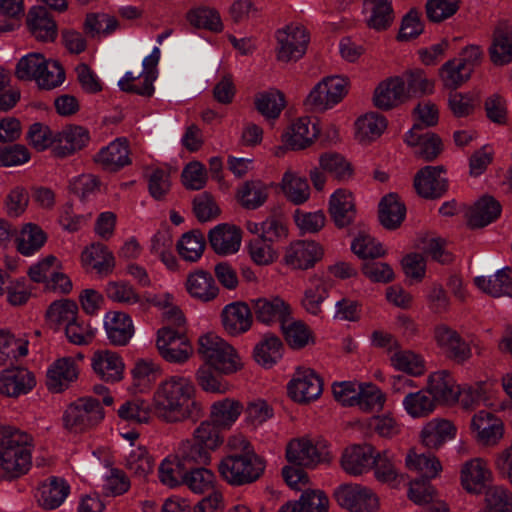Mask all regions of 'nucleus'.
<instances>
[{
	"label": "nucleus",
	"instance_id": "obj_1",
	"mask_svg": "<svg viewBox=\"0 0 512 512\" xmlns=\"http://www.w3.org/2000/svg\"><path fill=\"white\" fill-rule=\"evenodd\" d=\"M195 393L196 388L190 377L169 375L153 391L152 410L166 424L197 418L202 413V406L195 399Z\"/></svg>",
	"mask_w": 512,
	"mask_h": 512
},
{
	"label": "nucleus",
	"instance_id": "obj_2",
	"mask_svg": "<svg viewBox=\"0 0 512 512\" xmlns=\"http://www.w3.org/2000/svg\"><path fill=\"white\" fill-rule=\"evenodd\" d=\"M33 437L14 426L0 425V469L8 478L26 474L32 464Z\"/></svg>",
	"mask_w": 512,
	"mask_h": 512
},
{
	"label": "nucleus",
	"instance_id": "obj_3",
	"mask_svg": "<svg viewBox=\"0 0 512 512\" xmlns=\"http://www.w3.org/2000/svg\"><path fill=\"white\" fill-rule=\"evenodd\" d=\"M332 392L341 405L357 407L365 413L381 411L386 402L385 393L372 382L342 381L333 384Z\"/></svg>",
	"mask_w": 512,
	"mask_h": 512
},
{
	"label": "nucleus",
	"instance_id": "obj_4",
	"mask_svg": "<svg viewBox=\"0 0 512 512\" xmlns=\"http://www.w3.org/2000/svg\"><path fill=\"white\" fill-rule=\"evenodd\" d=\"M197 351L203 361L212 365L220 374H233L243 367L236 350L215 333L201 335L198 338Z\"/></svg>",
	"mask_w": 512,
	"mask_h": 512
},
{
	"label": "nucleus",
	"instance_id": "obj_5",
	"mask_svg": "<svg viewBox=\"0 0 512 512\" xmlns=\"http://www.w3.org/2000/svg\"><path fill=\"white\" fill-rule=\"evenodd\" d=\"M264 469V460L255 452L246 455L230 454L218 464L219 474L231 485L252 483L262 475Z\"/></svg>",
	"mask_w": 512,
	"mask_h": 512
},
{
	"label": "nucleus",
	"instance_id": "obj_6",
	"mask_svg": "<svg viewBox=\"0 0 512 512\" xmlns=\"http://www.w3.org/2000/svg\"><path fill=\"white\" fill-rule=\"evenodd\" d=\"M155 345L159 355L175 365H184L194 354L193 345L185 333L170 326L157 330Z\"/></svg>",
	"mask_w": 512,
	"mask_h": 512
},
{
	"label": "nucleus",
	"instance_id": "obj_7",
	"mask_svg": "<svg viewBox=\"0 0 512 512\" xmlns=\"http://www.w3.org/2000/svg\"><path fill=\"white\" fill-rule=\"evenodd\" d=\"M275 56L278 62L290 63L301 59L306 53L310 37L300 24H289L275 33Z\"/></svg>",
	"mask_w": 512,
	"mask_h": 512
},
{
	"label": "nucleus",
	"instance_id": "obj_8",
	"mask_svg": "<svg viewBox=\"0 0 512 512\" xmlns=\"http://www.w3.org/2000/svg\"><path fill=\"white\" fill-rule=\"evenodd\" d=\"M103 408L91 397L80 398L69 405L63 414L64 427L73 433L84 432L102 421Z\"/></svg>",
	"mask_w": 512,
	"mask_h": 512
},
{
	"label": "nucleus",
	"instance_id": "obj_9",
	"mask_svg": "<svg viewBox=\"0 0 512 512\" xmlns=\"http://www.w3.org/2000/svg\"><path fill=\"white\" fill-rule=\"evenodd\" d=\"M333 496L338 505L348 512H377L380 509L376 492L362 484H342L334 490Z\"/></svg>",
	"mask_w": 512,
	"mask_h": 512
},
{
	"label": "nucleus",
	"instance_id": "obj_10",
	"mask_svg": "<svg viewBox=\"0 0 512 512\" xmlns=\"http://www.w3.org/2000/svg\"><path fill=\"white\" fill-rule=\"evenodd\" d=\"M469 430L471 437L481 447H496L505 436L504 421L498 415L484 409L471 416Z\"/></svg>",
	"mask_w": 512,
	"mask_h": 512
},
{
	"label": "nucleus",
	"instance_id": "obj_11",
	"mask_svg": "<svg viewBox=\"0 0 512 512\" xmlns=\"http://www.w3.org/2000/svg\"><path fill=\"white\" fill-rule=\"evenodd\" d=\"M458 474L461 488L470 495L485 493L487 484L493 479L487 460L479 456L461 463Z\"/></svg>",
	"mask_w": 512,
	"mask_h": 512
},
{
	"label": "nucleus",
	"instance_id": "obj_12",
	"mask_svg": "<svg viewBox=\"0 0 512 512\" xmlns=\"http://www.w3.org/2000/svg\"><path fill=\"white\" fill-rule=\"evenodd\" d=\"M250 304L256 320L265 325H282L291 319V305L278 295L257 297Z\"/></svg>",
	"mask_w": 512,
	"mask_h": 512
},
{
	"label": "nucleus",
	"instance_id": "obj_13",
	"mask_svg": "<svg viewBox=\"0 0 512 512\" xmlns=\"http://www.w3.org/2000/svg\"><path fill=\"white\" fill-rule=\"evenodd\" d=\"M458 428L447 418L435 417L425 422L419 432L420 443L429 450L437 451L457 436Z\"/></svg>",
	"mask_w": 512,
	"mask_h": 512
},
{
	"label": "nucleus",
	"instance_id": "obj_14",
	"mask_svg": "<svg viewBox=\"0 0 512 512\" xmlns=\"http://www.w3.org/2000/svg\"><path fill=\"white\" fill-rule=\"evenodd\" d=\"M404 82L399 75L380 81L372 95V104L379 110L388 111L409 101Z\"/></svg>",
	"mask_w": 512,
	"mask_h": 512
},
{
	"label": "nucleus",
	"instance_id": "obj_15",
	"mask_svg": "<svg viewBox=\"0 0 512 512\" xmlns=\"http://www.w3.org/2000/svg\"><path fill=\"white\" fill-rule=\"evenodd\" d=\"M80 367L73 357H61L52 362L46 371V386L52 393H61L77 381Z\"/></svg>",
	"mask_w": 512,
	"mask_h": 512
},
{
	"label": "nucleus",
	"instance_id": "obj_16",
	"mask_svg": "<svg viewBox=\"0 0 512 512\" xmlns=\"http://www.w3.org/2000/svg\"><path fill=\"white\" fill-rule=\"evenodd\" d=\"M287 394L297 403H308L320 395V379L310 368H298L287 383Z\"/></svg>",
	"mask_w": 512,
	"mask_h": 512
},
{
	"label": "nucleus",
	"instance_id": "obj_17",
	"mask_svg": "<svg viewBox=\"0 0 512 512\" xmlns=\"http://www.w3.org/2000/svg\"><path fill=\"white\" fill-rule=\"evenodd\" d=\"M433 338L443 353L458 362H464L472 355L470 345L455 329L446 324L435 326Z\"/></svg>",
	"mask_w": 512,
	"mask_h": 512
},
{
	"label": "nucleus",
	"instance_id": "obj_18",
	"mask_svg": "<svg viewBox=\"0 0 512 512\" xmlns=\"http://www.w3.org/2000/svg\"><path fill=\"white\" fill-rule=\"evenodd\" d=\"M405 142L413 148L416 157L424 161H433L443 151L442 139L435 133L423 131L415 124L405 135Z\"/></svg>",
	"mask_w": 512,
	"mask_h": 512
},
{
	"label": "nucleus",
	"instance_id": "obj_19",
	"mask_svg": "<svg viewBox=\"0 0 512 512\" xmlns=\"http://www.w3.org/2000/svg\"><path fill=\"white\" fill-rule=\"evenodd\" d=\"M386 116L377 111L359 115L353 123V137L357 143L366 146L377 141L387 130Z\"/></svg>",
	"mask_w": 512,
	"mask_h": 512
},
{
	"label": "nucleus",
	"instance_id": "obj_20",
	"mask_svg": "<svg viewBox=\"0 0 512 512\" xmlns=\"http://www.w3.org/2000/svg\"><path fill=\"white\" fill-rule=\"evenodd\" d=\"M36 385L32 372L21 366L6 368L0 372V394L19 397L29 393Z\"/></svg>",
	"mask_w": 512,
	"mask_h": 512
},
{
	"label": "nucleus",
	"instance_id": "obj_21",
	"mask_svg": "<svg viewBox=\"0 0 512 512\" xmlns=\"http://www.w3.org/2000/svg\"><path fill=\"white\" fill-rule=\"evenodd\" d=\"M318 134L319 129L317 122L312 121L308 116H304L298 118L288 126L282 134L281 139L290 150L298 151L311 146Z\"/></svg>",
	"mask_w": 512,
	"mask_h": 512
},
{
	"label": "nucleus",
	"instance_id": "obj_22",
	"mask_svg": "<svg viewBox=\"0 0 512 512\" xmlns=\"http://www.w3.org/2000/svg\"><path fill=\"white\" fill-rule=\"evenodd\" d=\"M443 166H425L414 177V188L423 198H438L447 189Z\"/></svg>",
	"mask_w": 512,
	"mask_h": 512
},
{
	"label": "nucleus",
	"instance_id": "obj_23",
	"mask_svg": "<svg viewBox=\"0 0 512 512\" xmlns=\"http://www.w3.org/2000/svg\"><path fill=\"white\" fill-rule=\"evenodd\" d=\"M103 326L107 339L114 346L127 345L135 333L132 318L122 311H109L105 313Z\"/></svg>",
	"mask_w": 512,
	"mask_h": 512
},
{
	"label": "nucleus",
	"instance_id": "obj_24",
	"mask_svg": "<svg viewBox=\"0 0 512 512\" xmlns=\"http://www.w3.org/2000/svg\"><path fill=\"white\" fill-rule=\"evenodd\" d=\"M252 306L236 301L224 306L221 313L222 325L230 335H240L251 328L253 315Z\"/></svg>",
	"mask_w": 512,
	"mask_h": 512
},
{
	"label": "nucleus",
	"instance_id": "obj_25",
	"mask_svg": "<svg viewBox=\"0 0 512 512\" xmlns=\"http://www.w3.org/2000/svg\"><path fill=\"white\" fill-rule=\"evenodd\" d=\"M93 372L105 382H117L123 378L124 362L120 355L110 350H97L91 357Z\"/></svg>",
	"mask_w": 512,
	"mask_h": 512
},
{
	"label": "nucleus",
	"instance_id": "obj_26",
	"mask_svg": "<svg viewBox=\"0 0 512 512\" xmlns=\"http://www.w3.org/2000/svg\"><path fill=\"white\" fill-rule=\"evenodd\" d=\"M376 455L377 451L370 444L353 445L344 451L341 465L348 474L359 476L372 468Z\"/></svg>",
	"mask_w": 512,
	"mask_h": 512
},
{
	"label": "nucleus",
	"instance_id": "obj_27",
	"mask_svg": "<svg viewBox=\"0 0 512 512\" xmlns=\"http://www.w3.org/2000/svg\"><path fill=\"white\" fill-rule=\"evenodd\" d=\"M89 142V132L81 126H68L55 135L52 153L64 158L83 149Z\"/></svg>",
	"mask_w": 512,
	"mask_h": 512
},
{
	"label": "nucleus",
	"instance_id": "obj_28",
	"mask_svg": "<svg viewBox=\"0 0 512 512\" xmlns=\"http://www.w3.org/2000/svg\"><path fill=\"white\" fill-rule=\"evenodd\" d=\"M362 13L366 25L377 32L389 29L395 19L391 0H364Z\"/></svg>",
	"mask_w": 512,
	"mask_h": 512
},
{
	"label": "nucleus",
	"instance_id": "obj_29",
	"mask_svg": "<svg viewBox=\"0 0 512 512\" xmlns=\"http://www.w3.org/2000/svg\"><path fill=\"white\" fill-rule=\"evenodd\" d=\"M244 410L243 404L235 399L226 397L213 402L210 406L209 419L221 431L230 430Z\"/></svg>",
	"mask_w": 512,
	"mask_h": 512
},
{
	"label": "nucleus",
	"instance_id": "obj_30",
	"mask_svg": "<svg viewBox=\"0 0 512 512\" xmlns=\"http://www.w3.org/2000/svg\"><path fill=\"white\" fill-rule=\"evenodd\" d=\"M328 210L336 226L346 227L351 224L356 215L352 192L345 188L335 190L329 198Z\"/></svg>",
	"mask_w": 512,
	"mask_h": 512
},
{
	"label": "nucleus",
	"instance_id": "obj_31",
	"mask_svg": "<svg viewBox=\"0 0 512 512\" xmlns=\"http://www.w3.org/2000/svg\"><path fill=\"white\" fill-rule=\"evenodd\" d=\"M187 293L200 302H210L219 294V288L211 273L197 269L187 275L185 281Z\"/></svg>",
	"mask_w": 512,
	"mask_h": 512
},
{
	"label": "nucleus",
	"instance_id": "obj_32",
	"mask_svg": "<svg viewBox=\"0 0 512 512\" xmlns=\"http://www.w3.org/2000/svg\"><path fill=\"white\" fill-rule=\"evenodd\" d=\"M458 384L451 374L441 370L431 373L427 379L426 390L435 404L442 403L452 405L456 403V390Z\"/></svg>",
	"mask_w": 512,
	"mask_h": 512
},
{
	"label": "nucleus",
	"instance_id": "obj_33",
	"mask_svg": "<svg viewBox=\"0 0 512 512\" xmlns=\"http://www.w3.org/2000/svg\"><path fill=\"white\" fill-rule=\"evenodd\" d=\"M241 231L234 225L219 224L209 232V242L219 255L236 253L241 245Z\"/></svg>",
	"mask_w": 512,
	"mask_h": 512
},
{
	"label": "nucleus",
	"instance_id": "obj_34",
	"mask_svg": "<svg viewBox=\"0 0 512 512\" xmlns=\"http://www.w3.org/2000/svg\"><path fill=\"white\" fill-rule=\"evenodd\" d=\"M319 247L313 241H296L289 245L283 258L284 263L293 268L307 270L315 265Z\"/></svg>",
	"mask_w": 512,
	"mask_h": 512
},
{
	"label": "nucleus",
	"instance_id": "obj_35",
	"mask_svg": "<svg viewBox=\"0 0 512 512\" xmlns=\"http://www.w3.org/2000/svg\"><path fill=\"white\" fill-rule=\"evenodd\" d=\"M500 203L492 196L479 198L466 212L467 223L472 228H481L495 221L501 214Z\"/></svg>",
	"mask_w": 512,
	"mask_h": 512
},
{
	"label": "nucleus",
	"instance_id": "obj_36",
	"mask_svg": "<svg viewBox=\"0 0 512 512\" xmlns=\"http://www.w3.org/2000/svg\"><path fill=\"white\" fill-rule=\"evenodd\" d=\"M388 360L394 370L409 376L418 377L426 371L424 357L414 350L401 347V345L392 351Z\"/></svg>",
	"mask_w": 512,
	"mask_h": 512
},
{
	"label": "nucleus",
	"instance_id": "obj_37",
	"mask_svg": "<svg viewBox=\"0 0 512 512\" xmlns=\"http://www.w3.org/2000/svg\"><path fill=\"white\" fill-rule=\"evenodd\" d=\"M27 25L38 41H53L57 36V25L43 6H34L29 10Z\"/></svg>",
	"mask_w": 512,
	"mask_h": 512
},
{
	"label": "nucleus",
	"instance_id": "obj_38",
	"mask_svg": "<svg viewBox=\"0 0 512 512\" xmlns=\"http://www.w3.org/2000/svg\"><path fill=\"white\" fill-rule=\"evenodd\" d=\"M70 487L64 479L51 477L43 482L37 491V502L44 509L58 508L67 498Z\"/></svg>",
	"mask_w": 512,
	"mask_h": 512
},
{
	"label": "nucleus",
	"instance_id": "obj_39",
	"mask_svg": "<svg viewBox=\"0 0 512 512\" xmlns=\"http://www.w3.org/2000/svg\"><path fill=\"white\" fill-rule=\"evenodd\" d=\"M95 161L110 171H117L130 163L126 139L118 138L103 147L95 156Z\"/></svg>",
	"mask_w": 512,
	"mask_h": 512
},
{
	"label": "nucleus",
	"instance_id": "obj_40",
	"mask_svg": "<svg viewBox=\"0 0 512 512\" xmlns=\"http://www.w3.org/2000/svg\"><path fill=\"white\" fill-rule=\"evenodd\" d=\"M81 263L86 268L94 269L100 275H108L115 266V259L105 245L93 243L83 250Z\"/></svg>",
	"mask_w": 512,
	"mask_h": 512
},
{
	"label": "nucleus",
	"instance_id": "obj_41",
	"mask_svg": "<svg viewBox=\"0 0 512 512\" xmlns=\"http://www.w3.org/2000/svg\"><path fill=\"white\" fill-rule=\"evenodd\" d=\"M286 458L290 463L311 467L319 461V453L316 444L307 438L291 440L286 448Z\"/></svg>",
	"mask_w": 512,
	"mask_h": 512
},
{
	"label": "nucleus",
	"instance_id": "obj_42",
	"mask_svg": "<svg viewBox=\"0 0 512 512\" xmlns=\"http://www.w3.org/2000/svg\"><path fill=\"white\" fill-rule=\"evenodd\" d=\"M474 283L479 290L493 296H512V278L510 269L503 268L489 276H477Z\"/></svg>",
	"mask_w": 512,
	"mask_h": 512
},
{
	"label": "nucleus",
	"instance_id": "obj_43",
	"mask_svg": "<svg viewBox=\"0 0 512 512\" xmlns=\"http://www.w3.org/2000/svg\"><path fill=\"white\" fill-rule=\"evenodd\" d=\"M372 468L375 479L380 483L398 487L404 482V475L397 470L394 455L390 451L377 452Z\"/></svg>",
	"mask_w": 512,
	"mask_h": 512
},
{
	"label": "nucleus",
	"instance_id": "obj_44",
	"mask_svg": "<svg viewBox=\"0 0 512 512\" xmlns=\"http://www.w3.org/2000/svg\"><path fill=\"white\" fill-rule=\"evenodd\" d=\"M124 467L132 476L145 479L153 472L154 459L144 445H137L125 454Z\"/></svg>",
	"mask_w": 512,
	"mask_h": 512
},
{
	"label": "nucleus",
	"instance_id": "obj_45",
	"mask_svg": "<svg viewBox=\"0 0 512 512\" xmlns=\"http://www.w3.org/2000/svg\"><path fill=\"white\" fill-rule=\"evenodd\" d=\"M406 216V207L395 193L382 198L379 203V220L383 227L389 230L401 225Z\"/></svg>",
	"mask_w": 512,
	"mask_h": 512
},
{
	"label": "nucleus",
	"instance_id": "obj_46",
	"mask_svg": "<svg viewBox=\"0 0 512 512\" xmlns=\"http://www.w3.org/2000/svg\"><path fill=\"white\" fill-rule=\"evenodd\" d=\"M409 101L416 96L431 95L435 91V80L429 78L421 68L405 70L401 75Z\"/></svg>",
	"mask_w": 512,
	"mask_h": 512
},
{
	"label": "nucleus",
	"instance_id": "obj_47",
	"mask_svg": "<svg viewBox=\"0 0 512 512\" xmlns=\"http://www.w3.org/2000/svg\"><path fill=\"white\" fill-rule=\"evenodd\" d=\"M405 465L411 470L431 480L440 476L443 466L440 459L431 453H417L410 450L405 457Z\"/></svg>",
	"mask_w": 512,
	"mask_h": 512
},
{
	"label": "nucleus",
	"instance_id": "obj_48",
	"mask_svg": "<svg viewBox=\"0 0 512 512\" xmlns=\"http://www.w3.org/2000/svg\"><path fill=\"white\" fill-rule=\"evenodd\" d=\"M402 406L412 419L426 418L436 409L435 399L431 398L425 388L406 394L402 400Z\"/></svg>",
	"mask_w": 512,
	"mask_h": 512
},
{
	"label": "nucleus",
	"instance_id": "obj_49",
	"mask_svg": "<svg viewBox=\"0 0 512 512\" xmlns=\"http://www.w3.org/2000/svg\"><path fill=\"white\" fill-rule=\"evenodd\" d=\"M349 91V80L342 75L322 79V111L338 105Z\"/></svg>",
	"mask_w": 512,
	"mask_h": 512
},
{
	"label": "nucleus",
	"instance_id": "obj_50",
	"mask_svg": "<svg viewBox=\"0 0 512 512\" xmlns=\"http://www.w3.org/2000/svg\"><path fill=\"white\" fill-rule=\"evenodd\" d=\"M350 248L362 260L382 258L387 254L383 244L365 230L359 231L353 237Z\"/></svg>",
	"mask_w": 512,
	"mask_h": 512
},
{
	"label": "nucleus",
	"instance_id": "obj_51",
	"mask_svg": "<svg viewBox=\"0 0 512 512\" xmlns=\"http://www.w3.org/2000/svg\"><path fill=\"white\" fill-rule=\"evenodd\" d=\"M280 187L287 200L295 205L303 204L310 197L307 180L291 170H287L283 174Z\"/></svg>",
	"mask_w": 512,
	"mask_h": 512
},
{
	"label": "nucleus",
	"instance_id": "obj_52",
	"mask_svg": "<svg viewBox=\"0 0 512 512\" xmlns=\"http://www.w3.org/2000/svg\"><path fill=\"white\" fill-rule=\"evenodd\" d=\"M206 239L199 230L184 233L177 241L176 248L180 257L187 262H197L203 255Z\"/></svg>",
	"mask_w": 512,
	"mask_h": 512
},
{
	"label": "nucleus",
	"instance_id": "obj_53",
	"mask_svg": "<svg viewBox=\"0 0 512 512\" xmlns=\"http://www.w3.org/2000/svg\"><path fill=\"white\" fill-rule=\"evenodd\" d=\"M283 345L275 335L267 334L254 347L255 361L265 368H270L282 357Z\"/></svg>",
	"mask_w": 512,
	"mask_h": 512
},
{
	"label": "nucleus",
	"instance_id": "obj_54",
	"mask_svg": "<svg viewBox=\"0 0 512 512\" xmlns=\"http://www.w3.org/2000/svg\"><path fill=\"white\" fill-rule=\"evenodd\" d=\"M159 479L162 484L168 487H176L184 482L187 474L186 465L174 452L167 455L158 468Z\"/></svg>",
	"mask_w": 512,
	"mask_h": 512
},
{
	"label": "nucleus",
	"instance_id": "obj_55",
	"mask_svg": "<svg viewBox=\"0 0 512 512\" xmlns=\"http://www.w3.org/2000/svg\"><path fill=\"white\" fill-rule=\"evenodd\" d=\"M119 28L116 17L106 13L87 14L84 22V30L91 38H106Z\"/></svg>",
	"mask_w": 512,
	"mask_h": 512
},
{
	"label": "nucleus",
	"instance_id": "obj_56",
	"mask_svg": "<svg viewBox=\"0 0 512 512\" xmlns=\"http://www.w3.org/2000/svg\"><path fill=\"white\" fill-rule=\"evenodd\" d=\"M267 197L268 188L260 181H247L239 187L236 193V198L241 206L251 210L262 206Z\"/></svg>",
	"mask_w": 512,
	"mask_h": 512
},
{
	"label": "nucleus",
	"instance_id": "obj_57",
	"mask_svg": "<svg viewBox=\"0 0 512 512\" xmlns=\"http://www.w3.org/2000/svg\"><path fill=\"white\" fill-rule=\"evenodd\" d=\"M28 354V340L0 330V365L17 360Z\"/></svg>",
	"mask_w": 512,
	"mask_h": 512
},
{
	"label": "nucleus",
	"instance_id": "obj_58",
	"mask_svg": "<svg viewBox=\"0 0 512 512\" xmlns=\"http://www.w3.org/2000/svg\"><path fill=\"white\" fill-rule=\"evenodd\" d=\"M255 106L265 118L275 120L286 107L285 96L280 90L270 89L256 96Z\"/></svg>",
	"mask_w": 512,
	"mask_h": 512
},
{
	"label": "nucleus",
	"instance_id": "obj_59",
	"mask_svg": "<svg viewBox=\"0 0 512 512\" xmlns=\"http://www.w3.org/2000/svg\"><path fill=\"white\" fill-rule=\"evenodd\" d=\"M478 106V97L474 92L452 90L447 95V108L456 118L472 115Z\"/></svg>",
	"mask_w": 512,
	"mask_h": 512
},
{
	"label": "nucleus",
	"instance_id": "obj_60",
	"mask_svg": "<svg viewBox=\"0 0 512 512\" xmlns=\"http://www.w3.org/2000/svg\"><path fill=\"white\" fill-rule=\"evenodd\" d=\"M212 365L203 363L195 373V379L199 387L207 393L225 394L230 390V385L223 380Z\"/></svg>",
	"mask_w": 512,
	"mask_h": 512
},
{
	"label": "nucleus",
	"instance_id": "obj_61",
	"mask_svg": "<svg viewBox=\"0 0 512 512\" xmlns=\"http://www.w3.org/2000/svg\"><path fill=\"white\" fill-rule=\"evenodd\" d=\"M46 239L45 232L38 225L27 223L17 239V249L22 255L30 256L45 244Z\"/></svg>",
	"mask_w": 512,
	"mask_h": 512
},
{
	"label": "nucleus",
	"instance_id": "obj_62",
	"mask_svg": "<svg viewBox=\"0 0 512 512\" xmlns=\"http://www.w3.org/2000/svg\"><path fill=\"white\" fill-rule=\"evenodd\" d=\"M438 77L444 89L457 90L464 85L471 75L465 70L458 60L446 61L438 70Z\"/></svg>",
	"mask_w": 512,
	"mask_h": 512
},
{
	"label": "nucleus",
	"instance_id": "obj_63",
	"mask_svg": "<svg viewBox=\"0 0 512 512\" xmlns=\"http://www.w3.org/2000/svg\"><path fill=\"white\" fill-rule=\"evenodd\" d=\"M77 315L78 306L74 301L69 299L53 302L46 312V317L49 324L54 326L56 329L60 328L61 326L66 328L67 325L71 323Z\"/></svg>",
	"mask_w": 512,
	"mask_h": 512
},
{
	"label": "nucleus",
	"instance_id": "obj_64",
	"mask_svg": "<svg viewBox=\"0 0 512 512\" xmlns=\"http://www.w3.org/2000/svg\"><path fill=\"white\" fill-rule=\"evenodd\" d=\"M490 57L495 65H505L512 61V32L496 30L489 49Z\"/></svg>",
	"mask_w": 512,
	"mask_h": 512
}]
</instances>
